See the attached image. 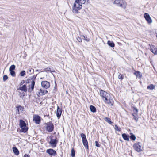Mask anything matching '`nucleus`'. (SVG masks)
<instances>
[{
    "label": "nucleus",
    "instance_id": "obj_10",
    "mask_svg": "<svg viewBox=\"0 0 157 157\" xmlns=\"http://www.w3.org/2000/svg\"><path fill=\"white\" fill-rule=\"evenodd\" d=\"M42 86L46 89H47L50 86V84L49 82L46 81H43L41 82Z\"/></svg>",
    "mask_w": 157,
    "mask_h": 157
},
{
    "label": "nucleus",
    "instance_id": "obj_24",
    "mask_svg": "<svg viewBox=\"0 0 157 157\" xmlns=\"http://www.w3.org/2000/svg\"><path fill=\"white\" fill-rule=\"evenodd\" d=\"M105 120L109 123L110 124H111L112 123V122L111 121V119L110 118L108 117H105L104 118Z\"/></svg>",
    "mask_w": 157,
    "mask_h": 157
},
{
    "label": "nucleus",
    "instance_id": "obj_38",
    "mask_svg": "<svg viewBox=\"0 0 157 157\" xmlns=\"http://www.w3.org/2000/svg\"><path fill=\"white\" fill-rule=\"evenodd\" d=\"M118 78L119 79H122L123 78V77H122V75L120 74L118 75Z\"/></svg>",
    "mask_w": 157,
    "mask_h": 157
},
{
    "label": "nucleus",
    "instance_id": "obj_3",
    "mask_svg": "<svg viewBox=\"0 0 157 157\" xmlns=\"http://www.w3.org/2000/svg\"><path fill=\"white\" fill-rule=\"evenodd\" d=\"M36 76L34 75L32 77L29 78L27 79L28 82L30 84L29 86L28 91L29 92H31L33 90L35 84V78Z\"/></svg>",
    "mask_w": 157,
    "mask_h": 157
},
{
    "label": "nucleus",
    "instance_id": "obj_6",
    "mask_svg": "<svg viewBox=\"0 0 157 157\" xmlns=\"http://www.w3.org/2000/svg\"><path fill=\"white\" fill-rule=\"evenodd\" d=\"M46 129L49 132H51L54 129V126L52 123L49 122L46 124Z\"/></svg>",
    "mask_w": 157,
    "mask_h": 157
},
{
    "label": "nucleus",
    "instance_id": "obj_34",
    "mask_svg": "<svg viewBox=\"0 0 157 157\" xmlns=\"http://www.w3.org/2000/svg\"><path fill=\"white\" fill-rule=\"evenodd\" d=\"M25 75V71H22L20 73V75L21 76H24Z\"/></svg>",
    "mask_w": 157,
    "mask_h": 157
},
{
    "label": "nucleus",
    "instance_id": "obj_9",
    "mask_svg": "<svg viewBox=\"0 0 157 157\" xmlns=\"http://www.w3.org/2000/svg\"><path fill=\"white\" fill-rule=\"evenodd\" d=\"M144 16L148 24H150L152 23V20L148 13H145L144 14Z\"/></svg>",
    "mask_w": 157,
    "mask_h": 157
},
{
    "label": "nucleus",
    "instance_id": "obj_16",
    "mask_svg": "<svg viewBox=\"0 0 157 157\" xmlns=\"http://www.w3.org/2000/svg\"><path fill=\"white\" fill-rule=\"evenodd\" d=\"M18 90H20L25 92H26L27 89L26 85H24L21 87H20L18 88Z\"/></svg>",
    "mask_w": 157,
    "mask_h": 157
},
{
    "label": "nucleus",
    "instance_id": "obj_27",
    "mask_svg": "<svg viewBox=\"0 0 157 157\" xmlns=\"http://www.w3.org/2000/svg\"><path fill=\"white\" fill-rule=\"evenodd\" d=\"M15 68V66L14 65H12L10 67L9 71H13Z\"/></svg>",
    "mask_w": 157,
    "mask_h": 157
},
{
    "label": "nucleus",
    "instance_id": "obj_29",
    "mask_svg": "<svg viewBox=\"0 0 157 157\" xmlns=\"http://www.w3.org/2000/svg\"><path fill=\"white\" fill-rule=\"evenodd\" d=\"M34 70L33 69L30 68L29 69L28 71V73H29V74H32L34 73Z\"/></svg>",
    "mask_w": 157,
    "mask_h": 157
},
{
    "label": "nucleus",
    "instance_id": "obj_40",
    "mask_svg": "<svg viewBox=\"0 0 157 157\" xmlns=\"http://www.w3.org/2000/svg\"><path fill=\"white\" fill-rule=\"evenodd\" d=\"M95 145L96 147H100V145L98 143V142H97V141H96L95 142Z\"/></svg>",
    "mask_w": 157,
    "mask_h": 157
},
{
    "label": "nucleus",
    "instance_id": "obj_26",
    "mask_svg": "<svg viewBox=\"0 0 157 157\" xmlns=\"http://www.w3.org/2000/svg\"><path fill=\"white\" fill-rule=\"evenodd\" d=\"M131 136L130 137V139L132 140L135 141L136 139V137L135 136L132 134V133H131Z\"/></svg>",
    "mask_w": 157,
    "mask_h": 157
},
{
    "label": "nucleus",
    "instance_id": "obj_21",
    "mask_svg": "<svg viewBox=\"0 0 157 157\" xmlns=\"http://www.w3.org/2000/svg\"><path fill=\"white\" fill-rule=\"evenodd\" d=\"M90 109L91 111L93 113H95L96 111V108L93 105H91L90 106Z\"/></svg>",
    "mask_w": 157,
    "mask_h": 157
},
{
    "label": "nucleus",
    "instance_id": "obj_28",
    "mask_svg": "<svg viewBox=\"0 0 157 157\" xmlns=\"http://www.w3.org/2000/svg\"><path fill=\"white\" fill-rule=\"evenodd\" d=\"M155 88V86L152 84H151L147 86V89L150 90H153Z\"/></svg>",
    "mask_w": 157,
    "mask_h": 157
},
{
    "label": "nucleus",
    "instance_id": "obj_15",
    "mask_svg": "<svg viewBox=\"0 0 157 157\" xmlns=\"http://www.w3.org/2000/svg\"><path fill=\"white\" fill-rule=\"evenodd\" d=\"M62 113L61 109L58 106L57 107L56 112L57 117L58 119H59Z\"/></svg>",
    "mask_w": 157,
    "mask_h": 157
},
{
    "label": "nucleus",
    "instance_id": "obj_1",
    "mask_svg": "<svg viewBox=\"0 0 157 157\" xmlns=\"http://www.w3.org/2000/svg\"><path fill=\"white\" fill-rule=\"evenodd\" d=\"M88 0H75L72 8L73 12L75 13H78V10L82 9V4L87 2Z\"/></svg>",
    "mask_w": 157,
    "mask_h": 157
},
{
    "label": "nucleus",
    "instance_id": "obj_37",
    "mask_svg": "<svg viewBox=\"0 0 157 157\" xmlns=\"http://www.w3.org/2000/svg\"><path fill=\"white\" fill-rule=\"evenodd\" d=\"M132 115L134 117V119L137 121L138 120V117L134 115V114H132Z\"/></svg>",
    "mask_w": 157,
    "mask_h": 157
},
{
    "label": "nucleus",
    "instance_id": "obj_33",
    "mask_svg": "<svg viewBox=\"0 0 157 157\" xmlns=\"http://www.w3.org/2000/svg\"><path fill=\"white\" fill-rule=\"evenodd\" d=\"M114 129L118 131H120L121 130V128L118 127L116 125L115 126Z\"/></svg>",
    "mask_w": 157,
    "mask_h": 157
},
{
    "label": "nucleus",
    "instance_id": "obj_44",
    "mask_svg": "<svg viewBox=\"0 0 157 157\" xmlns=\"http://www.w3.org/2000/svg\"><path fill=\"white\" fill-rule=\"evenodd\" d=\"M36 71H39L38 70H36Z\"/></svg>",
    "mask_w": 157,
    "mask_h": 157
},
{
    "label": "nucleus",
    "instance_id": "obj_36",
    "mask_svg": "<svg viewBox=\"0 0 157 157\" xmlns=\"http://www.w3.org/2000/svg\"><path fill=\"white\" fill-rule=\"evenodd\" d=\"M7 79L8 76L6 75H5L3 76V79L4 81H5L7 80Z\"/></svg>",
    "mask_w": 157,
    "mask_h": 157
},
{
    "label": "nucleus",
    "instance_id": "obj_42",
    "mask_svg": "<svg viewBox=\"0 0 157 157\" xmlns=\"http://www.w3.org/2000/svg\"><path fill=\"white\" fill-rule=\"evenodd\" d=\"M134 109L135 110V111H136V113H137V112H138V110H137V109H136V108H134Z\"/></svg>",
    "mask_w": 157,
    "mask_h": 157
},
{
    "label": "nucleus",
    "instance_id": "obj_18",
    "mask_svg": "<svg viewBox=\"0 0 157 157\" xmlns=\"http://www.w3.org/2000/svg\"><path fill=\"white\" fill-rule=\"evenodd\" d=\"M122 136L123 138L125 140L128 141L129 140V136L127 135L125 133L122 134Z\"/></svg>",
    "mask_w": 157,
    "mask_h": 157
},
{
    "label": "nucleus",
    "instance_id": "obj_41",
    "mask_svg": "<svg viewBox=\"0 0 157 157\" xmlns=\"http://www.w3.org/2000/svg\"><path fill=\"white\" fill-rule=\"evenodd\" d=\"M24 157H30V156L29 155H28L27 154H25L24 156Z\"/></svg>",
    "mask_w": 157,
    "mask_h": 157
},
{
    "label": "nucleus",
    "instance_id": "obj_39",
    "mask_svg": "<svg viewBox=\"0 0 157 157\" xmlns=\"http://www.w3.org/2000/svg\"><path fill=\"white\" fill-rule=\"evenodd\" d=\"M77 40L80 42H81L82 41V39L79 37H77Z\"/></svg>",
    "mask_w": 157,
    "mask_h": 157
},
{
    "label": "nucleus",
    "instance_id": "obj_20",
    "mask_svg": "<svg viewBox=\"0 0 157 157\" xmlns=\"http://www.w3.org/2000/svg\"><path fill=\"white\" fill-rule=\"evenodd\" d=\"M17 111L16 112L17 113L19 114L20 112H22L23 110V108L21 106H19L17 107Z\"/></svg>",
    "mask_w": 157,
    "mask_h": 157
},
{
    "label": "nucleus",
    "instance_id": "obj_5",
    "mask_svg": "<svg viewBox=\"0 0 157 157\" xmlns=\"http://www.w3.org/2000/svg\"><path fill=\"white\" fill-rule=\"evenodd\" d=\"M19 125L21 128L20 130V132L25 133L28 131V128L26 126V124L25 122L23 120H20Z\"/></svg>",
    "mask_w": 157,
    "mask_h": 157
},
{
    "label": "nucleus",
    "instance_id": "obj_25",
    "mask_svg": "<svg viewBox=\"0 0 157 157\" xmlns=\"http://www.w3.org/2000/svg\"><path fill=\"white\" fill-rule=\"evenodd\" d=\"M134 74L137 77H141V76L140 75V72L138 71H136L134 73Z\"/></svg>",
    "mask_w": 157,
    "mask_h": 157
},
{
    "label": "nucleus",
    "instance_id": "obj_13",
    "mask_svg": "<svg viewBox=\"0 0 157 157\" xmlns=\"http://www.w3.org/2000/svg\"><path fill=\"white\" fill-rule=\"evenodd\" d=\"M46 152L51 155L55 156L56 154V151L53 149H49L46 150Z\"/></svg>",
    "mask_w": 157,
    "mask_h": 157
},
{
    "label": "nucleus",
    "instance_id": "obj_2",
    "mask_svg": "<svg viewBox=\"0 0 157 157\" xmlns=\"http://www.w3.org/2000/svg\"><path fill=\"white\" fill-rule=\"evenodd\" d=\"M100 93L101 96L102 98L105 103L110 105H113L114 102L113 99L109 94L102 90H101Z\"/></svg>",
    "mask_w": 157,
    "mask_h": 157
},
{
    "label": "nucleus",
    "instance_id": "obj_43",
    "mask_svg": "<svg viewBox=\"0 0 157 157\" xmlns=\"http://www.w3.org/2000/svg\"><path fill=\"white\" fill-rule=\"evenodd\" d=\"M156 37H157V31H156Z\"/></svg>",
    "mask_w": 157,
    "mask_h": 157
},
{
    "label": "nucleus",
    "instance_id": "obj_11",
    "mask_svg": "<svg viewBox=\"0 0 157 157\" xmlns=\"http://www.w3.org/2000/svg\"><path fill=\"white\" fill-rule=\"evenodd\" d=\"M33 120L36 124H39L40 121V117L37 115H34L33 116Z\"/></svg>",
    "mask_w": 157,
    "mask_h": 157
},
{
    "label": "nucleus",
    "instance_id": "obj_19",
    "mask_svg": "<svg viewBox=\"0 0 157 157\" xmlns=\"http://www.w3.org/2000/svg\"><path fill=\"white\" fill-rule=\"evenodd\" d=\"M13 150L14 153L15 154L17 155H19V153L18 150L17 148L15 147H13Z\"/></svg>",
    "mask_w": 157,
    "mask_h": 157
},
{
    "label": "nucleus",
    "instance_id": "obj_31",
    "mask_svg": "<svg viewBox=\"0 0 157 157\" xmlns=\"http://www.w3.org/2000/svg\"><path fill=\"white\" fill-rule=\"evenodd\" d=\"M75 152L73 149H71V155L72 157H74L75 156Z\"/></svg>",
    "mask_w": 157,
    "mask_h": 157
},
{
    "label": "nucleus",
    "instance_id": "obj_22",
    "mask_svg": "<svg viewBox=\"0 0 157 157\" xmlns=\"http://www.w3.org/2000/svg\"><path fill=\"white\" fill-rule=\"evenodd\" d=\"M44 71H50L51 72H55V70L52 69L51 70V68L50 67H47L44 69Z\"/></svg>",
    "mask_w": 157,
    "mask_h": 157
},
{
    "label": "nucleus",
    "instance_id": "obj_4",
    "mask_svg": "<svg viewBox=\"0 0 157 157\" xmlns=\"http://www.w3.org/2000/svg\"><path fill=\"white\" fill-rule=\"evenodd\" d=\"M113 4L124 9L126 8L127 5L125 1L123 0H115Z\"/></svg>",
    "mask_w": 157,
    "mask_h": 157
},
{
    "label": "nucleus",
    "instance_id": "obj_23",
    "mask_svg": "<svg viewBox=\"0 0 157 157\" xmlns=\"http://www.w3.org/2000/svg\"><path fill=\"white\" fill-rule=\"evenodd\" d=\"M108 44L112 47H114L115 46L114 43L113 42L108 41L107 43Z\"/></svg>",
    "mask_w": 157,
    "mask_h": 157
},
{
    "label": "nucleus",
    "instance_id": "obj_12",
    "mask_svg": "<svg viewBox=\"0 0 157 157\" xmlns=\"http://www.w3.org/2000/svg\"><path fill=\"white\" fill-rule=\"evenodd\" d=\"M48 91L44 88L40 89L38 90L37 94L41 96L45 94L48 93Z\"/></svg>",
    "mask_w": 157,
    "mask_h": 157
},
{
    "label": "nucleus",
    "instance_id": "obj_7",
    "mask_svg": "<svg viewBox=\"0 0 157 157\" xmlns=\"http://www.w3.org/2000/svg\"><path fill=\"white\" fill-rule=\"evenodd\" d=\"M133 147L134 149L138 152L142 151L141 144L140 143L135 144Z\"/></svg>",
    "mask_w": 157,
    "mask_h": 157
},
{
    "label": "nucleus",
    "instance_id": "obj_35",
    "mask_svg": "<svg viewBox=\"0 0 157 157\" xmlns=\"http://www.w3.org/2000/svg\"><path fill=\"white\" fill-rule=\"evenodd\" d=\"M82 36L84 38V39L86 41L88 42L90 40V39L87 38V36H84V35H82Z\"/></svg>",
    "mask_w": 157,
    "mask_h": 157
},
{
    "label": "nucleus",
    "instance_id": "obj_32",
    "mask_svg": "<svg viewBox=\"0 0 157 157\" xmlns=\"http://www.w3.org/2000/svg\"><path fill=\"white\" fill-rule=\"evenodd\" d=\"M9 71L10 72V74L12 76L15 77V73L14 71Z\"/></svg>",
    "mask_w": 157,
    "mask_h": 157
},
{
    "label": "nucleus",
    "instance_id": "obj_14",
    "mask_svg": "<svg viewBox=\"0 0 157 157\" xmlns=\"http://www.w3.org/2000/svg\"><path fill=\"white\" fill-rule=\"evenodd\" d=\"M150 50L151 52L155 54H157V48L154 45H150Z\"/></svg>",
    "mask_w": 157,
    "mask_h": 157
},
{
    "label": "nucleus",
    "instance_id": "obj_8",
    "mask_svg": "<svg viewBox=\"0 0 157 157\" xmlns=\"http://www.w3.org/2000/svg\"><path fill=\"white\" fill-rule=\"evenodd\" d=\"M52 136H51L50 138L51 139V140L49 142V144L53 147H54L56 146V144L57 143V141L56 139H53L52 138Z\"/></svg>",
    "mask_w": 157,
    "mask_h": 157
},
{
    "label": "nucleus",
    "instance_id": "obj_17",
    "mask_svg": "<svg viewBox=\"0 0 157 157\" xmlns=\"http://www.w3.org/2000/svg\"><path fill=\"white\" fill-rule=\"evenodd\" d=\"M82 143L84 146L87 149H88V143L87 139L82 140Z\"/></svg>",
    "mask_w": 157,
    "mask_h": 157
},
{
    "label": "nucleus",
    "instance_id": "obj_30",
    "mask_svg": "<svg viewBox=\"0 0 157 157\" xmlns=\"http://www.w3.org/2000/svg\"><path fill=\"white\" fill-rule=\"evenodd\" d=\"M81 136L82 139V140L86 139V136L85 134L83 133H82L80 134Z\"/></svg>",
    "mask_w": 157,
    "mask_h": 157
}]
</instances>
